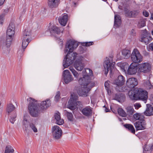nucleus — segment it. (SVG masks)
<instances>
[{"label": "nucleus", "mask_w": 153, "mask_h": 153, "mask_svg": "<svg viewBox=\"0 0 153 153\" xmlns=\"http://www.w3.org/2000/svg\"><path fill=\"white\" fill-rule=\"evenodd\" d=\"M78 46V44L76 42L71 40L68 42L64 51L65 53L68 52L63 60V65L65 68H67L72 63L76 57L77 58L74 64L75 68L78 71H81L84 68V65L82 61L84 60V58L81 55L77 56L78 54L76 53H74L71 55L70 54V53H72Z\"/></svg>", "instance_id": "nucleus-1"}, {"label": "nucleus", "mask_w": 153, "mask_h": 153, "mask_svg": "<svg viewBox=\"0 0 153 153\" xmlns=\"http://www.w3.org/2000/svg\"><path fill=\"white\" fill-rule=\"evenodd\" d=\"M27 101L28 102V109L30 115L34 117H38L40 113V111L37 105L36 100L30 97L27 99Z\"/></svg>", "instance_id": "nucleus-2"}, {"label": "nucleus", "mask_w": 153, "mask_h": 153, "mask_svg": "<svg viewBox=\"0 0 153 153\" xmlns=\"http://www.w3.org/2000/svg\"><path fill=\"white\" fill-rule=\"evenodd\" d=\"M115 63L113 62L111 57L110 58H106L103 64L105 74L108 73L109 71L111 74L113 73L115 69Z\"/></svg>", "instance_id": "nucleus-3"}, {"label": "nucleus", "mask_w": 153, "mask_h": 153, "mask_svg": "<svg viewBox=\"0 0 153 153\" xmlns=\"http://www.w3.org/2000/svg\"><path fill=\"white\" fill-rule=\"evenodd\" d=\"M78 99V97L77 95L74 94H71V97L68 103V108L71 110H73L76 108L77 105H79L80 102L77 101Z\"/></svg>", "instance_id": "nucleus-4"}, {"label": "nucleus", "mask_w": 153, "mask_h": 153, "mask_svg": "<svg viewBox=\"0 0 153 153\" xmlns=\"http://www.w3.org/2000/svg\"><path fill=\"white\" fill-rule=\"evenodd\" d=\"M131 58L134 63H139L143 60L142 56L137 49H134L131 54Z\"/></svg>", "instance_id": "nucleus-5"}, {"label": "nucleus", "mask_w": 153, "mask_h": 153, "mask_svg": "<svg viewBox=\"0 0 153 153\" xmlns=\"http://www.w3.org/2000/svg\"><path fill=\"white\" fill-rule=\"evenodd\" d=\"M125 81L124 77L122 75L119 76L117 78L114 82V84L116 85V89L119 91H122L123 90L122 88V85Z\"/></svg>", "instance_id": "nucleus-6"}, {"label": "nucleus", "mask_w": 153, "mask_h": 153, "mask_svg": "<svg viewBox=\"0 0 153 153\" xmlns=\"http://www.w3.org/2000/svg\"><path fill=\"white\" fill-rule=\"evenodd\" d=\"M52 135L53 138L56 139H58L61 137L62 131L61 128L57 125L53 126L52 128Z\"/></svg>", "instance_id": "nucleus-7"}, {"label": "nucleus", "mask_w": 153, "mask_h": 153, "mask_svg": "<svg viewBox=\"0 0 153 153\" xmlns=\"http://www.w3.org/2000/svg\"><path fill=\"white\" fill-rule=\"evenodd\" d=\"M137 97L138 99L141 100L146 103L148 99V92L142 89L137 88Z\"/></svg>", "instance_id": "nucleus-8"}, {"label": "nucleus", "mask_w": 153, "mask_h": 153, "mask_svg": "<svg viewBox=\"0 0 153 153\" xmlns=\"http://www.w3.org/2000/svg\"><path fill=\"white\" fill-rule=\"evenodd\" d=\"M139 68L140 72L147 73L151 71V65L148 62H144L139 64Z\"/></svg>", "instance_id": "nucleus-9"}, {"label": "nucleus", "mask_w": 153, "mask_h": 153, "mask_svg": "<svg viewBox=\"0 0 153 153\" xmlns=\"http://www.w3.org/2000/svg\"><path fill=\"white\" fill-rule=\"evenodd\" d=\"M63 74L64 77V81L65 83L68 84L73 80V78L68 70H66L64 71Z\"/></svg>", "instance_id": "nucleus-10"}, {"label": "nucleus", "mask_w": 153, "mask_h": 153, "mask_svg": "<svg viewBox=\"0 0 153 153\" xmlns=\"http://www.w3.org/2000/svg\"><path fill=\"white\" fill-rule=\"evenodd\" d=\"M137 66L134 63H132L128 66L127 70V73L129 75L135 74L137 72Z\"/></svg>", "instance_id": "nucleus-11"}, {"label": "nucleus", "mask_w": 153, "mask_h": 153, "mask_svg": "<svg viewBox=\"0 0 153 153\" xmlns=\"http://www.w3.org/2000/svg\"><path fill=\"white\" fill-rule=\"evenodd\" d=\"M134 126L137 131L143 130L146 128V123L144 120H141L134 123Z\"/></svg>", "instance_id": "nucleus-12"}, {"label": "nucleus", "mask_w": 153, "mask_h": 153, "mask_svg": "<svg viewBox=\"0 0 153 153\" xmlns=\"http://www.w3.org/2000/svg\"><path fill=\"white\" fill-rule=\"evenodd\" d=\"M137 84L138 82L137 79L134 77L129 78L126 82V85L130 88H134Z\"/></svg>", "instance_id": "nucleus-13"}, {"label": "nucleus", "mask_w": 153, "mask_h": 153, "mask_svg": "<svg viewBox=\"0 0 153 153\" xmlns=\"http://www.w3.org/2000/svg\"><path fill=\"white\" fill-rule=\"evenodd\" d=\"M12 40V37H8L7 36V38L5 41L3 40H1L0 41V47L3 48L6 46L7 48L9 47L11 44Z\"/></svg>", "instance_id": "nucleus-14"}, {"label": "nucleus", "mask_w": 153, "mask_h": 153, "mask_svg": "<svg viewBox=\"0 0 153 153\" xmlns=\"http://www.w3.org/2000/svg\"><path fill=\"white\" fill-rule=\"evenodd\" d=\"M150 35V33L146 30H144L141 35L140 41L146 44H147L148 42V38L149 37Z\"/></svg>", "instance_id": "nucleus-15"}, {"label": "nucleus", "mask_w": 153, "mask_h": 153, "mask_svg": "<svg viewBox=\"0 0 153 153\" xmlns=\"http://www.w3.org/2000/svg\"><path fill=\"white\" fill-rule=\"evenodd\" d=\"M51 103L49 99L43 101L39 105L40 109L42 110H45L47 109L51 105Z\"/></svg>", "instance_id": "nucleus-16"}, {"label": "nucleus", "mask_w": 153, "mask_h": 153, "mask_svg": "<svg viewBox=\"0 0 153 153\" xmlns=\"http://www.w3.org/2000/svg\"><path fill=\"white\" fill-rule=\"evenodd\" d=\"M129 97L132 100H138L137 88H135L129 91L128 93Z\"/></svg>", "instance_id": "nucleus-17"}, {"label": "nucleus", "mask_w": 153, "mask_h": 153, "mask_svg": "<svg viewBox=\"0 0 153 153\" xmlns=\"http://www.w3.org/2000/svg\"><path fill=\"white\" fill-rule=\"evenodd\" d=\"M49 30L51 34L56 37L57 34H59L61 33L59 29L55 25H53L50 27Z\"/></svg>", "instance_id": "nucleus-18"}, {"label": "nucleus", "mask_w": 153, "mask_h": 153, "mask_svg": "<svg viewBox=\"0 0 153 153\" xmlns=\"http://www.w3.org/2000/svg\"><path fill=\"white\" fill-rule=\"evenodd\" d=\"M144 114L148 116L153 115V107L152 105L149 104L146 105V109Z\"/></svg>", "instance_id": "nucleus-19"}, {"label": "nucleus", "mask_w": 153, "mask_h": 153, "mask_svg": "<svg viewBox=\"0 0 153 153\" xmlns=\"http://www.w3.org/2000/svg\"><path fill=\"white\" fill-rule=\"evenodd\" d=\"M88 87H83L78 92V93L80 96L86 97L87 96L88 93L90 91V88H88Z\"/></svg>", "instance_id": "nucleus-20"}, {"label": "nucleus", "mask_w": 153, "mask_h": 153, "mask_svg": "<svg viewBox=\"0 0 153 153\" xmlns=\"http://www.w3.org/2000/svg\"><path fill=\"white\" fill-rule=\"evenodd\" d=\"M68 16L67 14H64L62 16L60 17L59 19V22L63 26H65L68 21Z\"/></svg>", "instance_id": "nucleus-21"}, {"label": "nucleus", "mask_w": 153, "mask_h": 153, "mask_svg": "<svg viewBox=\"0 0 153 153\" xmlns=\"http://www.w3.org/2000/svg\"><path fill=\"white\" fill-rule=\"evenodd\" d=\"M55 119L56 120V123L59 125H62L64 123V121L63 119H61L60 114L58 112L56 113L54 115Z\"/></svg>", "instance_id": "nucleus-22"}, {"label": "nucleus", "mask_w": 153, "mask_h": 153, "mask_svg": "<svg viewBox=\"0 0 153 153\" xmlns=\"http://www.w3.org/2000/svg\"><path fill=\"white\" fill-rule=\"evenodd\" d=\"M83 114L86 116H89L91 115L92 110L90 107H87L83 108L82 111Z\"/></svg>", "instance_id": "nucleus-23"}, {"label": "nucleus", "mask_w": 153, "mask_h": 153, "mask_svg": "<svg viewBox=\"0 0 153 153\" xmlns=\"http://www.w3.org/2000/svg\"><path fill=\"white\" fill-rule=\"evenodd\" d=\"M59 0H48V4L51 8L56 7L58 5Z\"/></svg>", "instance_id": "nucleus-24"}, {"label": "nucleus", "mask_w": 153, "mask_h": 153, "mask_svg": "<svg viewBox=\"0 0 153 153\" xmlns=\"http://www.w3.org/2000/svg\"><path fill=\"white\" fill-rule=\"evenodd\" d=\"M31 34V31L30 29H25L23 32L22 38L27 40L30 39Z\"/></svg>", "instance_id": "nucleus-25"}, {"label": "nucleus", "mask_w": 153, "mask_h": 153, "mask_svg": "<svg viewBox=\"0 0 153 153\" xmlns=\"http://www.w3.org/2000/svg\"><path fill=\"white\" fill-rule=\"evenodd\" d=\"M152 76L151 74H150L149 77L147 78L148 80L145 81L143 84L144 86L147 89H151L153 88V85L151 84L149 80Z\"/></svg>", "instance_id": "nucleus-26"}, {"label": "nucleus", "mask_w": 153, "mask_h": 153, "mask_svg": "<svg viewBox=\"0 0 153 153\" xmlns=\"http://www.w3.org/2000/svg\"><path fill=\"white\" fill-rule=\"evenodd\" d=\"M121 20L120 16L117 15H115L114 26L115 28L118 27L121 25Z\"/></svg>", "instance_id": "nucleus-27"}, {"label": "nucleus", "mask_w": 153, "mask_h": 153, "mask_svg": "<svg viewBox=\"0 0 153 153\" xmlns=\"http://www.w3.org/2000/svg\"><path fill=\"white\" fill-rule=\"evenodd\" d=\"M85 80H83V82L86 83L85 85H81L84 86H87L88 87V88L93 87L94 85V83L93 82H91L90 81V79L87 80L86 78H85Z\"/></svg>", "instance_id": "nucleus-28"}, {"label": "nucleus", "mask_w": 153, "mask_h": 153, "mask_svg": "<svg viewBox=\"0 0 153 153\" xmlns=\"http://www.w3.org/2000/svg\"><path fill=\"white\" fill-rule=\"evenodd\" d=\"M83 72L84 73L86 72V77L87 80L90 79V76L93 75L92 71L90 69L86 68L83 70Z\"/></svg>", "instance_id": "nucleus-29"}, {"label": "nucleus", "mask_w": 153, "mask_h": 153, "mask_svg": "<svg viewBox=\"0 0 153 153\" xmlns=\"http://www.w3.org/2000/svg\"><path fill=\"white\" fill-rule=\"evenodd\" d=\"M15 109V107L12 103H9L7 104L6 108V111L9 114L13 111Z\"/></svg>", "instance_id": "nucleus-30"}, {"label": "nucleus", "mask_w": 153, "mask_h": 153, "mask_svg": "<svg viewBox=\"0 0 153 153\" xmlns=\"http://www.w3.org/2000/svg\"><path fill=\"white\" fill-rule=\"evenodd\" d=\"M122 53L124 57L125 58H128L130 56L131 51L129 50L123 49L122 50Z\"/></svg>", "instance_id": "nucleus-31"}, {"label": "nucleus", "mask_w": 153, "mask_h": 153, "mask_svg": "<svg viewBox=\"0 0 153 153\" xmlns=\"http://www.w3.org/2000/svg\"><path fill=\"white\" fill-rule=\"evenodd\" d=\"M124 126L131 133H135V130L132 125L131 124H126L124 125Z\"/></svg>", "instance_id": "nucleus-32"}, {"label": "nucleus", "mask_w": 153, "mask_h": 153, "mask_svg": "<svg viewBox=\"0 0 153 153\" xmlns=\"http://www.w3.org/2000/svg\"><path fill=\"white\" fill-rule=\"evenodd\" d=\"M117 65L119 67L122 71L125 72H126V69L128 65L126 63H118Z\"/></svg>", "instance_id": "nucleus-33"}, {"label": "nucleus", "mask_w": 153, "mask_h": 153, "mask_svg": "<svg viewBox=\"0 0 153 153\" xmlns=\"http://www.w3.org/2000/svg\"><path fill=\"white\" fill-rule=\"evenodd\" d=\"M146 20L145 19H140L138 22L137 27L139 28H141L146 25Z\"/></svg>", "instance_id": "nucleus-34"}, {"label": "nucleus", "mask_w": 153, "mask_h": 153, "mask_svg": "<svg viewBox=\"0 0 153 153\" xmlns=\"http://www.w3.org/2000/svg\"><path fill=\"white\" fill-rule=\"evenodd\" d=\"M127 114L129 116L132 115L134 112V110L131 106H128L126 108Z\"/></svg>", "instance_id": "nucleus-35"}, {"label": "nucleus", "mask_w": 153, "mask_h": 153, "mask_svg": "<svg viewBox=\"0 0 153 153\" xmlns=\"http://www.w3.org/2000/svg\"><path fill=\"white\" fill-rule=\"evenodd\" d=\"M125 98V97L124 95L120 94H116L115 96V99L119 102H122L123 101Z\"/></svg>", "instance_id": "nucleus-36"}, {"label": "nucleus", "mask_w": 153, "mask_h": 153, "mask_svg": "<svg viewBox=\"0 0 153 153\" xmlns=\"http://www.w3.org/2000/svg\"><path fill=\"white\" fill-rule=\"evenodd\" d=\"M30 128L34 133L38 132V128L36 125L33 123H30L29 124Z\"/></svg>", "instance_id": "nucleus-37"}, {"label": "nucleus", "mask_w": 153, "mask_h": 153, "mask_svg": "<svg viewBox=\"0 0 153 153\" xmlns=\"http://www.w3.org/2000/svg\"><path fill=\"white\" fill-rule=\"evenodd\" d=\"M82 74L83 77L82 78H80L78 80L79 83L80 85H85V84H86V83H85V82H83V80H85V78H86V72L84 73L83 72V71L82 72Z\"/></svg>", "instance_id": "nucleus-38"}, {"label": "nucleus", "mask_w": 153, "mask_h": 153, "mask_svg": "<svg viewBox=\"0 0 153 153\" xmlns=\"http://www.w3.org/2000/svg\"><path fill=\"white\" fill-rule=\"evenodd\" d=\"M30 41V39L27 40L26 39L23 38L22 42V48L23 49H25Z\"/></svg>", "instance_id": "nucleus-39"}, {"label": "nucleus", "mask_w": 153, "mask_h": 153, "mask_svg": "<svg viewBox=\"0 0 153 153\" xmlns=\"http://www.w3.org/2000/svg\"><path fill=\"white\" fill-rule=\"evenodd\" d=\"M10 29V28H8L7 29V36L8 37H12L15 33V31L14 30H13V29L12 30H12Z\"/></svg>", "instance_id": "nucleus-40"}, {"label": "nucleus", "mask_w": 153, "mask_h": 153, "mask_svg": "<svg viewBox=\"0 0 153 153\" xmlns=\"http://www.w3.org/2000/svg\"><path fill=\"white\" fill-rule=\"evenodd\" d=\"M14 150L11 146L8 145L6 146L4 153H13Z\"/></svg>", "instance_id": "nucleus-41"}, {"label": "nucleus", "mask_w": 153, "mask_h": 153, "mask_svg": "<svg viewBox=\"0 0 153 153\" xmlns=\"http://www.w3.org/2000/svg\"><path fill=\"white\" fill-rule=\"evenodd\" d=\"M118 114L121 116L125 117L126 116V113L125 111L121 108H118Z\"/></svg>", "instance_id": "nucleus-42"}, {"label": "nucleus", "mask_w": 153, "mask_h": 153, "mask_svg": "<svg viewBox=\"0 0 153 153\" xmlns=\"http://www.w3.org/2000/svg\"><path fill=\"white\" fill-rule=\"evenodd\" d=\"M134 118L136 120H141L143 119V116L140 114L137 113L133 115Z\"/></svg>", "instance_id": "nucleus-43"}, {"label": "nucleus", "mask_w": 153, "mask_h": 153, "mask_svg": "<svg viewBox=\"0 0 153 153\" xmlns=\"http://www.w3.org/2000/svg\"><path fill=\"white\" fill-rule=\"evenodd\" d=\"M67 115L68 120L70 122H72L74 121V119L73 118V115L72 113L67 112Z\"/></svg>", "instance_id": "nucleus-44"}, {"label": "nucleus", "mask_w": 153, "mask_h": 153, "mask_svg": "<svg viewBox=\"0 0 153 153\" xmlns=\"http://www.w3.org/2000/svg\"><path fill=\"white\" fill-rule=\"evenodd\" d=\"M125 13L126 16L128 17H131V11L126 10H125Z\"/></svg>", "instance_id": "nucleus-45"}, {"label": "nucleus", "mask_w": 153, "mask_h": 153, "mask_svg": "<svg viewBox=\"0 0 153 153\" xmlns=\"http://www.w3.org/2000/svg\"><path fill=\"white\" fill-rule=\"evenodd\" d=\"M93 44V42H84L83 43H82V45L85 46H89L91 45H92Z\"/></svg>", "instance_id": "nucleus-46"}, {"label": "nucleus", "mask_w": 153, "mask_h": 153, "mask_svg": "<svg viewBox=\"0 0 153 153\" xmlns=\"http://www.w3.org/2000/svg\"><path fill=\"white\" fill-rule=\"evenodd\" d=\"M22 125L25 128V130H27V129L28 127V122L27 121L23 120L22 122Z\"/></svg>", "instance_id": "nucleus-47"}, {"label": "nucleus", "mask_w": 153, "mask_h": 153, "mask_svg": "<svg viewBox=\"0 0 153 153\" xmlns=\"http://www.w3.org/2000/svg\"><path fill=\"white\" fill-rule=\"evenodd\" d=\"M139 12L137 11H131V17H134L138 15Z\"/></svg>", "instance_id": "nucleus-48"}, {"label": "nucleus", "mask_w": 153, "mask_h": 153, "mask_svg": "<svg viewBox=\"0 0 153 153\" xmlns=\"http://www.w3.org/2000/svg\"><path fill=\"white\" fill-rule=\"evenodd\" d=\"M8 28H10V29L12 30H12L13 29V30L15 31V26L14 25V24L12 23H10L9 26Z\"/></svg>", "instance_id": "nucleus-49"}, {"label": "nucleus", "mask_w": 153, "mask_h": 153, "mask_svg": "<svg viewBox=\"0 0 153 153\" xmlns=\"http://www.w3.org/2000/svg\"><path fill=\"white\" fill-rule=\"evenodd\" d=\"M153 146L152 145L151 146V147H149L148 146H147L146 145L145 146V147L144 148V149L145 151H149L150 150H151L152 149H153Z\"/></svg>", "instance_id": "nucleus-50"}, {"label": "nucleus", "mask_w": 153, "mask_h": 153, "mask_svg": "<svg viewBox=\"0 0 153 153\" xmlns=\"http://www.w3.org/2000/svg\"><path fill=\"white\" fill-rule=\"evenodd\" d=\"M109 81H107L105 82V86L107 90H108L109 89Z\"/></svg>", "instance_id": "nucleus-51"}, {"label": "nucleus", "mask_w": 153, "mask_h": 153, "mask_svg": "<svg viewBox=\"0 0 153 153\" xmlns=\"http://www.w3.org/2000/svg\"><path fill=\"white\" fill-rule=\"evenodd\" d=\"M60 98V92L58 91L57 92L55 96V100L57 101Z\"/></svg>", "instance_id": "nucleus-52"}, {"label": "nucleus", "mask_w": 153, "mask_h": 153, "mask_svg": "<svg viewBox=\"0 0 153 153\" xmlns=\"http://www.w3.org/2000/svg\"><path fill=\"white\" fill-rule=\"evenodd\" d=\"M29 116L27 114H25L24 116L23 120L27 121L29 118Z\"/></svg>", "instance_id": "nucleus-53"}, {"label": "nucleus", "mask_w": 153, "mask_h": 153, "mask_svg": "<svg viewBox=\"0 0 153 153\" xmlns=\"http://www.w3.org/2000/svg\"><path fill=\"white\" fill-rule=\"evenodd\" d=\"M74 77L77 78L79 76V74L76 71L72 73Z\"/></svg>", "instance_id": "nucleus-54"}, {"label": "nucleus", "mask_w": 153, "mask_h": 153, "mask_svg": "<svg viewBox=\"0 0 153 153\" xmlns=\"http://www.w3.org/2000/svg\"><path fill=\"white\" fill-rule=\"evenodd\" d=\"M134 106L135 107L136 109H138L139 108L141 107V105L139 103H136L134 104Z\"/></svg>", "instance_id": "nucleus-55"}, {"label": "nucleus", "mask_w": 153, "mask_h": 153, "mask_svg": "<svg viewBox=\"0 0 153 153\" xmlns=\"http://www.w3.org/2000/svg\"><path fill=\"white\" fill-rule=\"evenodd\" d=\"M4 16V15H3V14H1L0 16V24L1 25L3 23Z\"/></svg>", "instance_id": "nucleus-56"}, {"label": "nucleus", "mask_w": 153, "mask_h": 153, "mask_svg": "<svg viewBox=\"0 0 153 153\" xmlns=\"http://www.w3.org/2000/svg\"><path fill=\"white\" fill-rule=\"evenodd\" d=\"M16 117H13L12 118H11L10 120V122L12 124H13L14 123V122L16 120Z\"/></svg>", "instance_id": "nucleus-57"}, {"label": "nucleus", "mask_w": 153, "mask_h": 153, "mask_svg": "<svg viewBox=\"0 0 153 153\" xmlns=\"http://www.w3.org/2000/svg\"><path fill=\"white\" fill-rule=\"evenodd\" d=\"M8 11V8H6V9L4 10L3 12V13L2 14H3V15H5L7 13Z\"/></svg>", "instance_id": "nucleus-58"}, {"label": "nucleus", "mask_w": 153, "mask_h": 153, "mask_svg": "<svg viewBox=\"0 0 153 153\" xmlns=\"http://www.w3.org/2000/svg\"><path fill=\"white\" fill-rule=\"evenodd\" d=\"M143 15L146 17H147L149 16L148 13L146 11H143Z\"/></svg>", "instance_id": "nucleus-59"}, {"label": "nucleus", "mask_w": 153, "mask_h": 153, "mask_svg": "<svg viewBox=\"0 0 153 153\" xmlns=\"http://www.w3.org/2000/svg\"><path fill=\"white\" fill-rule=\"evenodd\" d=\"M70 70L71 71L72 73L74 72V71H75V70L72 67H70L69 68Z\"/></svg>", "instance_id": "nucleus-60"}, {"label": "nucleus", "mask_w": 153, "mask_h": 153, "mask_svg": "<svg viewBox=\"0 0 153 153\" xmlns=\"http://www.w3.org/2000/svg\"><path fill=\"white\" fill-rule=\"evenodd\" d=\"M149 47L152 51H153V42L151 43L149 45Z\"/></svg>", "instance_id": "nucleus-61"}, {"label": "nucleus", "mask_w": 153, "mask_h": 153, "mask_svg": "<svg viewBox=\"0 0 153 153\" xmlns=\"http://www.w3.org/2000/svg\"><path fill=\"white\" fill-rule=\"evenodd\" d=\"M5 0H0V6L2 5L4 1Z\"/></svg>", "instance_id": "nucleus-62"}, {"label": "nucleus", "mask_w": 153, "mask_h": 153, "mask_svg": "<svg viewBox=\"0 0 153 153\" xmlns=\"http://www.w3.org/2000/svg\"><path fill=\"white\" fill-rule=\"evenodd\" d=\"M131 33H132V35H134V34H135V33L134 32V30L133 29H132L131 30Z\"/></svg>", "instance_id": "nucleus-63"}, {"label": "nucleus", "mask_w": 153, "mask_h": 153, "mask_svg": "<svg viewBox=\"0 0 153 153\" xmlns=\"http://www.w3.org/2000/svg\"><path fill=\"white\" fill-rule=\"evenodd\" d=\"M150 20H153V13L151 14V16L150 19Z\"/></svg>", "instance_id": "nucleus-64"}]
</instances>
